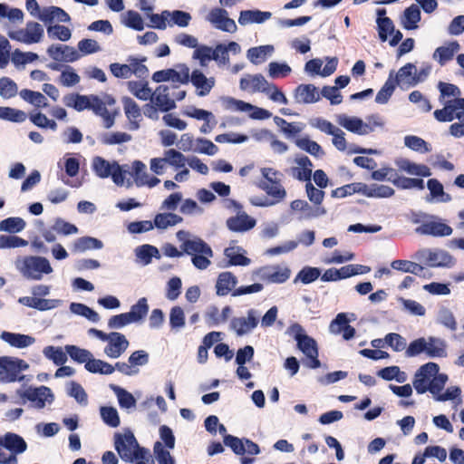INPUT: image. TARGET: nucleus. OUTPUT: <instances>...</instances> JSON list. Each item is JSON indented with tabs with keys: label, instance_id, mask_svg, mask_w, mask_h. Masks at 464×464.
<instances>
[{
	"label": "nucleus",
	"instance_id": "1",
	"mask_svg": "<svg viewBox=\"0 0 464 464\" xmlns=\"http://www.w3.org/2000/svg\"><path fill=\"white\" fill-rule=\"evenodd\" d=\"M447 381L446 374L439 373L438 364L428 362L416 372L413 387L420 394L429 391L432 395H436L443 390Z\"/></svg>",
	"mask_w": 464,
	"mask_h": 464
},
{
	"label": "nucleus",
	"instance_id": "2",
	"mask_svg": "<svg viewBox=\"0 0 464 464\" xmlns=\"http://www.w3.org/2000/svg\"><path fill=\"white\" fill-rule=\"evenodd\" d=\"M92 168L96 176L101 179L111 178L114 184L121 187H130L132 182L127 178V165L121 166L115 160L109 161L105 159L96 156L92 159Z\"/></svg>",
	"mask_w": 464,
	"mask_h": 464
},
{
	"label": "nucleus",
	"instance_id": "3",
	"mask_svg": "<svg viewBox=\"0 0 464 464\" xmlns=\"http://www.w3.org/2000/svg\"><path fill=\"white\" fill-rule=\"evenodd\" d=\"M14 265L19 273L28 280L40 281L53 272L50 261L40 256L19 257Z\"/></svg>",
	"mask_w": 464,
	"mask_h": 464
},
{
	"label": "nucleus",
	"instance_id": "4",
	"mask_svg": "<svg viewBox=\"0 0 464 464\" xmlns=\"http://www.w3.org/2000/svg\"><path fill=\"white\" fill-rule=\"evenodd\" d=\"M115 449L124 461L132 462L134 459H144L148 451L139 447V444L130 431L115 436Z\"/></svg>",
	"mask_w": 464,
	"mask_h": 464
},
{
	"label": "nucleus",
	"instance_id": "5",
	"mask_svg": "<svg viewBox=\"0 0 464 464\" xmlns=\"http://www.w3.org/2000/svg\"><path fill=\"white\" fill-rule=\"evenodd\" d=\"M290 331L297 342L298 348L307 357V366L313 369L319 368L321 362L318 360V348L314 339L308 336L299 324L291 326Z\"/></svg>",
	"mask_w": 464,
	"mask_h": 464
},
{
	"label": "nucleus",
	"instance_id": "6",
	"mask_svg": "<svg viewBox=\"0 0 464 464\" xmlns=\"http://www.w3.org/2000/svg\"><path fill=\"white\" fill-rule=\"evenodd\" d=\"M187 157L175 149L164 150L162 157H155L150 160V169L155 175H163L166 173L168 167L174 169H181L185 166Z\"/></svg>",
	"mask_w": 464,
	"mask_h": 464
},
{
	"label": "nucleus",
	"instance_id": "7",
	"mask_svg": "<svg viewBox=\"0 0 464 464\" xmlns=\"http://www.w3.org/2000/svg\"><path fill=\"white\" fill-rule=\"evenodd\" d=\"M415 258L430 267H452L456 260L446 250L440 248H421L415 254Z\"/></svg>",
	"mask_w": 464,
	"mask_h": 464
},
{
	"label": "nucleus",
	"instance_id": "8",
	"mask_svg": "<svg viewBox=\"0 0 464 464\" xmlns=\"http://www.w3.org/2000/svg\"><path fill=\"white\" fill-rule=\"evenodd\" d=\"M28 368L29 364L22 359L0 357V383L22 381L24 376L20 373Z\"/></svg>",
	"mask_w": 464,
	"mask_h": 464
},
{
	"label": "nucleus",
	"instance_id": "9",
	"mask_svg": "<svg viewBox=\"0 0 464 464\" xmlns=\"http://www.w3.org/2000/svg\"><path fill=\"white\" fill-rule=\"evenodd\" d=\"M6 34L12 40L25 44L40 43L44 37V28L36 22H28L24 28L13 29L6 26Z\"/></svg>",
	"mask_w": 464,
	"mask_h": 464
},
{
	"label": "nucleus",
	"instance_id": "10",
	"mask_svg": "<svg viewBox=\"0 0 464 464\" xmlns=\"http://www.w3.org/2000/svg\"><path fill=\"white\" fill-rule=\"evenodd\" d=\"M221 102L226 110L246 112L253 120H266L272 116V113L266 109L232 97H224L221 99Z\"/></svg>",
	"mask_w": 464,
	"mask_h": 464
},
{
	"label": "nucleus",
	"instance_id": "11",
	"mask_svg": "<svg viewBox=\"0 0 464 464\" xmlns=\"http://www.w3.org/2000/svg\"><path fill=\"white\" fill-rule=\"evenodd\" d=\"M17 394L22 399H26L31 401L33 406L37 409H43L46 404H50L53 401V394L51 389L46 386L37 388L29 387L24 390H18Z\"/></svg>",
	"mask_w": 464,
	"mask_h": 464
},
{
	"label": "nucleus",
	"instance_id": "12",
	"mask_svg": "<svg viewBox=\"0 0 464 464\" xmlns=\"http://www.w3.org/2000/svg\"><path fill=\"white\" fill-rule=\"evenodd\" d=\"M356 320L353 313H339L329 324V333L334 335L343 334L346 341L351 340L355 335V329L349 324Z\"/></svg>",
	"mask_w": 464,
	"mask_h": 464
},
{
	"label": "nucleus",
	"instance_id": "13",
	"mask_svg": "<svg viewBox=\"0 0 464 464\" xmlns=\"http://www.w3.org/2000/svg\"><path fill=\"white\" fill-rule=\"evenodd\" d=\"M155 82L169 81L173 83L183 84L189 81V69L185 64L178 65L176 69H166L153 73Z\"/></svg>",
	"mask_w": 464,
	"mask_h": 464
},
{
	"label": "nucleus",
	"instance_id": "14",
	"mask_svg": "<svg viewBox=\"0 0 464 464\" xmlns=\"http://www.w3.org/2000/svg\"><path fill=\"white\" fill-rule=\"evenodd\" d=\"M444 107L434 111V117L439 121H451L464 115V99L449 100L442 102Z\"/></svg>",
	"mask_w": 464,
	"mask_h": 464
},
{
	"label": "nucleus",
	"instance_id": "15",
	"mask_svg": "<svg viewBox=\"0 0 464 464\" xmlns=\"http://www.w3.org/2000/svg\"><path fill=\"white\" fill-rule=\"evenodd\" d=\"M183 115L194 120L203 121L199 130L201 133H210L217 125L215 115L207 110L199 109L195 106H187L183 111Z\"/></svg>",
	"mask_w": 464,
	"mask_h": 464
},
{
	"label": "nucleus",
	"instance_id": "16",
	"mask_svg": "<svg viewBox=\"0 0 464 464\" xmlns=\"http://www.w3.org/2000/svg\"><path fill=\"white\" fill-rule=\"evenodd\" d=\"M114 104L115 100L109 95H104L102 98L95 96V101L92 102V110L102 119L106 129H110L114 124V112L108 109V106L111 107Z\"/></svg>",
	"mask_w": 464,
	"mask_h": 464
},
{
	"label": "nucleus",
	"instance_id": "17",
	"mask_svg": "<svg viewBox=\"0 0 464 464\" xmlns=\"http://www.w3.org/2000/svg\"><path fill=\"white\" fill-rule=\"evenodd\" d=\"M259 321V313L255 309L247 311L246 316L236 317L230 323L231 329L238 336L249 334L256 327Z\"/></svg>",
	"mask_w": 464,
	"mask_h": 464
},
{
	"label": "nucleus",
	"instance_id": "18",
	"mask_svg": "<svg viewBox=\"0 0 464 464\" xmlns=\"http://www.w3.org/2000/svg\"><path fill=\"white\" fill-rule=\"evenodd\" d=\"M206 20L215 28L224 32L235 33L237 28L235 21L229 18L227 12L222 8L210 10L206 16Z\"/></svg>",
	"mask_w": 464,
	"mask_h": 464
},
{
	"label": "nucleus",
	"instance_id": "19",
	"mask_svg": "<svg viewBox=\"0 0 464 464\" xmlns=\"http://www.w3.org/2000/svg\"><path fill=\"white\" fill-rule=\"evenodd\" d=\"M452 231L450 226L438 218H431L416 228L417 233L432 237H448Z\"/></svg>",
	"mask_w": 464,
	"mask_h": 464
},
{
	"label": "nucleus",
	"instance_id": "20",
	"mask_svg": "<svg viewBox=\"0 0 464 464\" xmlns=\"http://www.w3.org/2000/svg\"><path fill=\"white\" fill-rule=\"evenodd\" d=\"M335 121L341 127L352 133L360 136L370 134V130L367 127L365 121L357 116L341 113L335 116Z\"/></svg>",
	"mask_w": 464,
	"mask_h": 464
},
{
	"label": "nucleus",
	"instance_id": "21",
	"mask_svg": "<svg viewBox=\"0 0 464 464\" xmlns=\"http://www.w3.org/2000/svg\"><path fill=\"white\" fill-rule=\"evenodd\" d=\"M382 14H385L384 10L378 12L379 18L377 19V24L379 36L382 41L389 40L391 45H396L401 40L402 34L400 31H395L392 20L388 17H382L381 15Z\"/></svg>",
	"mask_w": 464,
	"mask_h": 464
},
{
	"label": "nucleus",
	"instance_id": "22",
	"mask_svg": "<svg viewBox=\"0 0 464 464\" xmlns=\"http://www.w3.org/2000/svg\"><path fill=\"white\" fill-rule=\"evenodd\" d=\"M107 345L104 348V353L112 359L119 358L128 348L129 341L125 335L118 332L108 334Z\"/></svg>",
	"mask_w": 464,
	"mask_h": 464
},
{
	"label": "nucleus",
	"instance_id": "23",
	"mask_svg": "<svg viewBox=\"0 0 464 464\" xmlns=\"http://www.w3.org/2000/svg\"><path fill=\"white\" fill-rule=\"evenodd\" d=\"M256 221L245 211L238 210L235 216L227 219V227L229 230L237 233H245L255 227Z\"/></svg>",
	"mask_w": 464,
	"mask_h": 464
},
{
	"label": "nucleus",
	"instance_id": "24",
	"mask_svg": "<svg viewBox=\"0 0 464 464\" xmlns=\"http://www.w3.org/2000/svg\"><path fill=\"white\" fill-rule=\"evenodd\" d=\"M0 446L10 451L9 455H17L24 453L27 450V443L18 434L7 432L0 436Z\"/></svg>",
	"mask_w": 464,
	"mask_h": 464
},
{
	"label": "nucleus",
	"instance_id": "25",
	"mask_svg": "<svg viewBox=\"0 0 464 464\" xmlns=\"http://www.w3.org/2000/svg\"><path fill=\"white\" fill-rule=\"evenodd\" d=\"M49 56L57 62L72 63L81 55L73 47L63 44H52L47 49Z\"/></svg>",
	"mask_w": 464,
	"mask_h": 464
},
{
	"label": "nucleus",
	"instance_id": "26",
	"mask_svg": "<svg viewBox=\"0 0 464 464\" xmlns=\"http://www.w3.org/2000/svg\"><path fill=\"white\" fill-rule=\"evenodd\" d=\"M190 82L196 88V94L198 97L207 96L216 84V80L214 77H207L199 70H194L192 72Z\"/></svg>",
	"mask_w": 464,
	"mask_h": 464
},
{
	"label": "nucleus",
	"instance_id": "27",
	"mask_svg": "<svg viewBox=\"0 0 464 464\" xmlns=\"http://www.w3.org/2000/svg\"><path fill=\"white\" fill-rule=\"evenodd\" d=\"M393 77L395 83L401 89H408L418 83L416 66L412 63H407L402 66Z\"/></svg>",
	"mask_w": 464,
	"mask_h": 464
},
{
	"label": "nucleus",
	"instance_id": "28",
	"mask_svg": "<svg viewBox=\"0 0 464 464\" xmlns=\"http://www.w3.org/2000/svg\"><path fill=\"white\" fill-rule=\"evenodd\" d=\"M150 100L162 111H168L176 106L174 99L170 96L169 88L166 85H160L152 92Z\"/></svg>",
	"mask_w": 464,
	"mask_h": 464
},
{
	"label": "nucleus",
	"instance_id": "29",
	"mask_svg": "<svg viewBox=\"0 0 464 464\" xmlns=\"http://www.w3.org/2000/svg\"><path fill=\"white\" fill-rule=\"evenodd\" d=\"M267 81L262 74H246L240 79L239 88L248 93L263 92Z\"/></svg>",
	"mask_w": 464,
	"mask_h": 464
},
{
	"label": "nucleus",
	"instance_id": "30",
	"mask_svg": "<svg viewBox=\"0 0 464 464\" xmlns=\"http://www.w3.org/2000/svg\"><path fill=\"white\" fill-rule=\"evenodd\" d=\"M290 208L294 211H301L302 215L300 219H312L316 218L326 214V209L322 206L315 208L311 207L306 201L302 199H296L291 202Z\"/></svg>",
	"mask_w": 464,
	"mask_h": 464
},
{
	"label": "nucleus",
	"instance_id": "31",
	"mask_svg": "<svg viewBox=\"0 0 464 464\" xmlns=\"http://www.w3.org/2000/svg\"><path fill=\"white\" fill-rule=\"evenodd\" d=\"M18 303L39 311L52 310L62 304L59 299L38 298L34 295L20 297Z\"/></svg>",
	"mask_w": 464,
	"mask_h": 464
},
{
	"label": "nucleus",
	"instance_id": "32",
	"mask_svg": "<svg viewBox=\"0 0 464 464\" xmlns=\"http://www.w3.org/2000/svg\"><path fill=\"white\" fill-rule=\"evenodd\" d=\"M460 50V45L457 41L448 42L445 44L435 49L432 58L440 65H444L450 61L454 54Z\"/></svg>",
	"mask_w": 464,
	"mask_h": 464
},
{
	"label": "nucleus",
	"instance_id": "33",
	"mask_svg": "<svg viewBox=\"0 0 464 464\" xmlns=\"http://www.w3.org/2000/svg\"><path fill=\"white\" fill-rule=\"evenodd\" d=\"M272 17V13L260 10L241 11L238 16V24L246 26L253 24H264Z\"/></svg>",
	"mask_w": 464,
	"mask_h": 464
},
{
	"label": "nucleus",
	"instance_id": "34",
	"mask_svg": "<svg viewBox=\"0 0 464 464\" xmlns=\"http://www.w3.org/2000/svg\"><path fill=\"white\" fill-rule=\"evenodd\" d=\"M295 166L291 169V175L301 181H309L312 175V162L305 157H297L295 160Z\"/></svg>",
	"mask_w": 464,
	"mask_h": 464
},
{
	"label": "nucleus",
	"instance_id": "35",
	"mask_svg": "<svg viewBox=\"0 0 464 464\" xmlns=\"http://www.w3.org/2000/svg\"><path fill=\"white\" fill-rule=\"evenodd\" d=\"M0 339L10 346L19 349L29 347L35 343L34 337L31 335L10 332H3Z\"/></svg>",
	"mask_w": 464,
	"mask_h": 464
},
{
	"label": "nucleus",
	"instance_id": "36",
	"mask_svg": "<svg viewBox=\"0 0 464 464\" xmlns=\"http://www.w3.org/2000/svg\"><path fill=\"white\" fill-rule=\"evenodd\" d=\"M246 250L232 243L224 250L225 256L228 259L229 266H248L251 260L246 256Z\"/></svg>",
	"mask_w": 464,
	"mask_h": 464
},
{
	"label": "nucleus",
	"instance_id": "37",
	"mask_svg": "<svg viewBox=\"0 0 464 464\" xmlns=\"http://www.w3.org/2000/svg\"><path fill=\"white\" fill-rule=\"evenodd\" d=\"M237 278L231 272H222L216 282V293L219 296L228 295L237 285Z\"/></svg>",
	"mask_w": 464,
	"mask_h": 464
},
{
	"label": "nucleus",
	"instance_id": "38",
	"mask_svg": "<svg viewBox=\"0 0 464 464\" xmlns=\"http://www.w3.org/2000/svg\"><path fill=\"white\" fill-rule=\"evenodd\" d=\"M63 101L65 106L82 111L86 109H92V102L95 101V95L68 94L63 97Z\"/></svg>",
	"mask_w": 464,
	"mask_h": 464
},
{
	"label": "nucleus",
	"instance_id": "39",
	"mask_svg": "<svg viewBox=\"0 0 464 464\" xmlns=\"http://www.w3.org/2000/svg\"><path fill=\"white\" fill-rule=\"evenodd\" d=\"M295 101L299 103H314L319 101L320 94L313 84H301L295 91Z\"/></svg>",
	"mask_w": 464,
	"mask_h": 464
},
{
	"label": "nucleus",
	"instance_id": "40",
	"mask_svg": "<svg viewBox=\"0 0 464 464\" xmlns=\"http://www.w3.org/2000/svg\"><path fill=\"white\" fill-rule=\"evenodd\" d=\"M38 19H40L45 24L53 22L66 23L70 21V16L65 11H63L60 7L48 6L41 10V12L38 14Z\"/></svg>",
	"mask_w": 464,
	"mask_h": 464
},
{
	"label": "nucleus",
	"instance_id": "41",
	"mask_svg": "<svg viewBox=\"0 0 464 464\" xmlns=\"http://www.w3.org/2000/svg\"><path fill=\"white\" fill-rule=\"evenodd\" d=\"M399 169L411 176L429 177L430 169L424 164H419L408 160H401L397 162Z\"/></svg>",
	"mask_w": 464,
	"mask_h": 464
},
{
	"label": "nucleus",
	"instance_id": "42",
	"mask_svg": "<svg viewBox=\"0 0 464 464\" xmlns=\"http://www.w3.org/2000/svg\"><path fill=\"white\" fill-rule=\"evenodd\" d=\"M275 48L271 44L260 45L248 49L246 57L254 64L263 63L268 57L272 56Z\"/></svg>",
	"mask_w": 464,
	"mask_h": 464
},
{
	"label": "nucleus",
	"instance_id": "43",
	"mask_svg": "<svg viewBox=\"0 0 464 464\" xmlns=\"http://www.w3.org/2000/svg\"><path fill=\"white\" fill-rule=\"evenodd\" d=\"M123 110L130 121V129L137 130L140 125L138 123V119L140 118V110L138 104L129 97H123L122 99Z\"/></svg>",
	"mask_w": 464,
	"mask_h": 464
},
{
	"label": "nucleus",
	"instance_id": "44",
	"mask_svg": "<svg viewBox=\"0 0 464 464\" xmlns=\"http://www.w3.org/2000/svg\"><path fill=\"white\" fill-rule=\"evenodd\" d=\"M291 271L287 267H272L262 270V277L269 283L282 284L290 277Z\"/></svg>",
	"mask_w": 464,
	"mask_h": 464
},
{
	"label": "nucleus",
	"instance_id": "45",
	"mask_svg": "<svg viewBox=\"0 0 464 464\" xmlns=\"http://www.w3.org/2000/svg\"><path fill=\"white\" fill-rule=\"evenodd\" d=\"M420 21V11L418 5H411L406 8L401 19V23L406 30H414L418 28V23Z\"/></svg>",
	"mask_w": 464,
	"mask_h": 464
},
{
	"label": "nucleus",
	"instance_id": "46",
	"mask_svg": "<svg viewBox=\"0 0 464 464\" xmlns=\"http://www.w3.org/2000/svg\"><path fill=\"white\" fill-rule=\"evenodd\" d=\"M426 352L425 353L429 357L438 358V357H445L446 353V343L443 340L436 337H429L426 339Z\"/></svg>",
	"mask_w": 464,
	"mask_h": 464
},
{
	"label": "nucleus",
	"instance_id": "47",
	"mask_svg": "<svg viewBox=\"0 0 464 464\" xmlns=\"http://www.w3.org/2000/svg\"><path fill=\"white\" fill-rule=\"evenodd\" d=\"M183 251L190 256L199 253L213 256L211 248L202 239L197 237H192L189 241L185 242Z\"/></svg>",
	"mask_w": 464,
	"mask_h": 464
},
{
	"label": "nucleus",
	"instance_id": "48",
	"mask_svg": "<svg viewBox=\"0 0 464 464\" xmlns=\"http://www.w3.org/2000/svg\"><path fill=\"white\" fill-rule=\"evenodd\" d=\"M19 95L24 102L36 108H44L48 105L47 99L42 92L23 89L19 92Z\"/></svg>",
	"mask_w": 464,
	"mask_h": 464
},
{
	"label": "nucleus",
	"instance_id": "49",
	"mask_svg": "<svg viewBox=\"0 0 464 464\" xmlns=\"http://www.w3.org/2000/svg\"><path fill=\"white\" fill-rule=\"evenodd\" d=\"M127 85L130 93L141 101H148L152 97V91L148 86L147 82L141 81H130Z\"/></svg>",
	"mask_w": 464,
	"mask_h": 464
},
{
	"label": "nucleus",
	"instance_id": "50",
	"mask_svg": "<svg viewBox=\"0 0 464 464\" xmlns=\"http://www.w3.org/2000/svg\"><path fill=\"white\" fill-rule=\"evenodd\" d=\"M24 13L21 9L0 4V22L4 19H7L11 24H22L24 22Z\"/></svg>",
	"mask_w": 464,
	"mask_h": 464
},
{
	"label": "nucleus",
	"instance_id": "51",
	"mask_svg": "<svg viewBox=\"0 0 464 464\" xmlns=\"http://www.w3.org/2000/svg\"><path fill=\"white\" fill-rule=\"evenodd\" d=\"M102 246L103 244L101 240L95 237H82L75 240L72 245V250L77 253H82L90 249H101Z\"/></svg>",
	"mask_w": 464,
	"mask_h": 464
},
{
	"label": "nucleus",
	"instance_id": "52",
	"mask_svg": "<svg viewBox=\"0 0 464 464\" xmlns=\"http://www.w3.org/2000/svg\"><path fill=\"white\" fill-rule=\"evenodd\" d=\"M377 375L385 381H396L400 383L405 382L408 379L407 373L401 371L398 366L385 367L380 370Z\"/></svg>",
	"mask_w": 464,
	"mask_h": 464
},
{
	"label": "nucleus",
	"instance_id": "53",
	"mask_svg": "<svg viewBox=\"0 0 464 464\" xmlns=\"http://www.w3.org/2000/svg\"><path fill=\"white\" fill-rule=\"evenodd\" d=\"M331 136L333 137L332 143L336 150L346 152L349 155L353 154L352 150H355L356 145L348 143L343 130L337 128Z\"/></svg>",
	"mask_w": 464,
	"mask_h": 464
},
{
	"label": "nucleus",
	"instance_id": "54",
	"mask_svg": "<svg viewBox=\"0 0 464 464\" xmlns=\"http://www.w3.org/2000/svg\"><path fill=\"white\" fill-rule=\"evenodd\" d=\"M128 173L131 175L137 186H142V182L148 178L149 173L147 172L146 165L140 160H134L130 167L127 165Z\"/></svg>",
	"mask_w": 464,
	"mask_h": 464
},
{
	"label": "nucleus",
	"instance_id": "55",
	"mask_svg": "<svg viewBox=\"0 0 464 464\" xmlns=\"http://www.w3.org/2000/svg\"><path fill=\"white\" fill-rule=\"evenodd\" d=\"M66 352L62 347L48 345L43 349L44 357L56 365H63L67 361Z\"/></svg>",
	"mask_w": 464,
	"mask_h": 464
},
{
	"label": "nucleus",
	"instance_id": "56",
	"mask_svg": "<svg viewBox=\"0 0 464 464\" xmlns=\"http://www.w3.org/2000/svg\"><path fill=\"white\" fill-rule=\"evenodd\" d=\"M85 369L92 373L100 374H111L114 372V367L100 359H94L92 356L85 364Z\"/></svg>",
	"mask_w": 464,
	"mask_h": 464
},
{
	"label": "nucleus",
	"instance_id": "57",
	"mask_svg": "<svg viewBox=\"0 0 464 464\" xmlns=\"http://www.w3.org/2000/svg\"><path fill=\"white\" fill-rule=\"evenodd\" d=\"M26 227V222L18 217L7 218L0 222V231L19 233Z\"/></svg>",
	"mask_w": 464,
	"mask_h": 464
},
{
	"label": "nucleus",
	"instance_id": "58",
	"mask_svg": "<svg viewBox=\"0 0 464 464\" xmlns=\"http://www.w3.org/2000/svg\"><path fill=\"white\" fill-rule=\"evenodd\" d=\"M70 311L82 317H85L92 323H97L100 320V315L93 309L81 303H72L70 304Z\"/></svg>",
	"mask_w": 464,
	"mask_h": 464
},
{
	"label": "nucleus",
	"instance_id": "59",
	"mask_svg": "<svg viewBox=\"0 0 464 464\" xmlns=\"http://www.w3.org/2000/svg\"><path fill=\"white\" fill-rule=\"evenodd\" d=\"M149 312V305L147 299L141 297L138 302L130 307L129 314L130 315L134 324L140 323L147 315Z\"/></svg>",
	"mask_w": 464,
	"mask_h": 464
},
{
	"label": "nucleus",
	"instance_id": "60",
	"mask_svg": "<svg viewBox=\"0 0 464 464\" xmlns=\"http://www.w3.org/2000/svg\"><path fill=\"white\" fill-rule=\"evenodd\" d=\"M295 144L298 148L313 156L322 157L324 154L321 146L317 142L310 140L308 137L298 138Z\"/></svg>",
	"mask_w": 464,
	"mask_h": 464
},
{
	"label": "nucleus",
	"instance_id": "61",
	"mask_svg": "<svg viewBox=\"0 0 464 464\" xmlns=\"http://www.w3.org/2000/svg\"><path fill=\"white\" fill-rule=\"evenodd\" d=\"M182 221V218L174 213L158 214L154 219V225L160 229H166Z\"/></svg>",
	"mask_w": 464,
	"mask_h": 464
},
{
	"label": "nucleus",
	"instance_id": "62",
	"mask_svg": "<svg viewBox=\"0 0 464 464\" xmlns=\"http://www.w3.org/2000/svg\"><path fill=\"white\" fill-rule=\"evenodd\" d=\"M112 390L122 409L130 410L136 406V400L130 392L118 386H112Z\"/></svg>",
	"mask_w": 464,
	"mask_h": 464
},
{
	"label": "nucleus",
	"instance_id": "63",
	"mask_svg": "<svg viewBox=\"0 0 464 464\" xmlns=\"http://www.w3.org/2000/svg\"><path fill=\"white\" fill-rule=\"evenodd\" d=\"M168 17V24L169 26L178 25L179 27H186L188 25L191 15L184 11H168V14H166Z\"/></svg>",
	"mask_w": 464,
	"mask_h": 464
},
{
	"label": "nucleus",
	"instance_id": "64",
	"mask_svg": "<svg viewBox=\"0 0 464 464\" xmlns=\"http://www.w3.org/2000/svg\"><path fill=\"white\" fill-rule=\"evenodd\" d=\"M27 118L26 113L15 108L0 107V119L12 122H24Z\"/></svg>",
	"mask_w": 464,
	"mask_h": 464
}]
</instances>
